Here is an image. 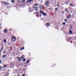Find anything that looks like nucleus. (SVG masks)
<instances>
[{"instance_id":"1","label":"nucleus","mask_w":76,"mask_h":76,"mask_svg":"<svg viewBox=\"0 0 76 76\" xmlns=\"http://www.w3.org/2000/svg\"><path fill=\"white\" fill-rule=\"evenodd\" d=\"M2 3H3L4 5H8L9 4V3H8V2H6L5 1H2Z\"/></svg>"},{"instance_id":"2","label":"nucleus","mask_w":76,"mask_h":76,"mask_svg":"<svg viewBox=\"0 0 76 76\" xmlns=\"http://www.w3.org/2000/svg\"><path fill=\"white\" fill-rule=\"evenodd\" d=\"M46 6H48L49 5V1H46L45 3Z\"/></svg>"},{"instance_id":"3","label":"nucleus","mask_w":76,"mask_h":76,"mask_svg":"<svg viewBox=\"0 0 76 76\" xmlns=\"http://www.w3.org/2000/svg\"><path fill=\"white\" fill-rule=\"evenodd\" d=\"M33 8L34 9L35 11H37L38 10V7H33Z\"/></svg>"},{"instance_id":"4","label":"nucleus","mask_w":76,"mask_h":76,"mask_svg":"<svg viewBox=\"0 0 76 76\" xmlns=\"http://www.w3.org/2000/svg\"><path fill=\"white\" fill-rule=\"evenodd\" d=\"M33 1V0H28L26 1V3H28V2H29L30 3H31L32 1Z\"/></svg>"},{"instance_id":"5","label":"nucleus","mask_w":76,"mask_h":76,"mask_svg":"<svg viewBox=\"0 0 76 76\" xmlns=\"http://www.w3.org/2000/svg\"><path fill=\"white\" fill-rule=\"evenodd\" d=\"M11 39H14L15 40V41H16V38H15V37H14V36H13L11 37Z\"/></svg>"},{"instance_id":"6","label":"nucleus","mask_w":76,"mask_h":76,"mask_svg":"<svg viewBox=\"0 0 76 76\" xmlns=\"http://www.w3.org/2000/svg\"><path fill=\"white\" fill-rule=\"evenodd\" d=\"M4 32H5V33H7V30L6 29H5L4 30Z\"/></svg>"},{"instance_id":"7","label":"nucleus","mask_w":76,"mask_h":76,"mask_svg":"<svg viewBox=\"0 0 76 76\" xmlns=\"http://www.w3.org/2000/svg\"><path fill=\"white\" fill-rule=\"evenodd\" d=\"M17 58L18 59V61H21V58H20L19 57H17Z\"/></svg>"},{"instance_id":"8","label":"nucleus","mask_w":76,"mask_h":76,"mask_svg":"<svg viewBox=\"0 0 76 76\" xmlns=\"http://www.w3.org/2000/svg\"><path fill=\"white\" fill-rule=\"evenodd\" d=\"M42 15H44V16H47V14H46L45 13H44V12H42Z\"/></svg>"},{"instance_id":"9","label":"nucleus","mask_w":76,"mask_h":76,"mask_svg":"<svg viewBox=\"0 0 76 76\" xmlns=\"http://www.w3.org/2000/svg\"><path fill=\"white\" fill-rule=\"evenodd\" d=\"M70 17H71V15H70V14H69V16L67 17V19H69V18H70Z\"/></svg>"},{"instance_id":"10","label":"nucleus","mask_w":76,"mask_h":76,"mask_svg":"<svg viewBox=\"0 0 76 76\" xmlns=\"http://www.w3.org/2000/svg\"><path fill=\"white\" fill-rule=\"evenodd\" d=\"M25 58V56L24 55H23L21 57V58L23 59Z\"/></svg>"},{"instance_id":"11","label":"nucleus","mask_w":76,"mask_h":76,"mask_svg":"<svg viewBox=\"0 0 76 76\" xmlns=\"http://www.w3.org/2000/svg\"><path fill=\"white\" fill-rule=\"evenodd\" d=\"M69 34H72V31H71L70 30H69Z\"/></svg>"},{"instance_id":"12","label":"nucleus","mask_w":76,"mask_h":76,"mask_svg":"<svg viewBox=\"0 0 76 76\" xmlns=\"http://www.w3.org/2000/svg\"><path fill=\"white\" fill-rule=\"evenodd\" d=\"M6 55H4L2 56V57L3 58H5V57H6Z\"/></svg>"},{"instance_id":"13","label":"nucleus","mask_w":76,"mask_h":76,"mask_svg":"<svg viewBox=\"0 0 76 76\" xmlns=\"http://www.w3.org/2000/svg\"><path fill=\"white\" fill-rule=\"evenodd\" d=\"M44 12H42V11L41 10L40 11V14H42V13H43Z\"/></svg>"},{"instance_id":"14","label":"nucleus","mask_w":76,"mask_h":76,"mask_svg":"<svg viewBox=\"0 0 76 76\" xmlns=\"http://www.w3.org/2000/svg\"><path fill=\"white\" fill-rule=\"evenodd\" d=\"M25 48L24 47H23L20 49V50H24Z\"/></svg>"},{"instance_id":"15","label":"nucleus","mask_w":76,"mask_h":76,"mask_svg":"<svg viewBox=\"0 0 76 76\" xmlns=\"http://www.w3.org/2000/svg\"><path fill=\"white\" fill-rule=\"evenodd\" d=\"M70 6H71V7H73V5L72 4H70Z\"/></svg>"},{"instance_id":"16","label":"nucleus","mask_w":76,"mask_h":76,"mask_svg":"<svg viewBox=\"0 0 76 76\" xmlns=\"http://www.w3.org/2000/svg\"><path fill=\"white\" fill-rule=\"evenodd\" d=\"M25 61H26V59L25 58L23 60V62H25Z\"/></svg>"},{"instance_id":"17","label":"nucleus","mask_w":76,"mask_h":76,"mask_svg":"<svg viewBox=\"0 0 76 76\" xmlns=\"http://www.w3.org/2000/svg\"><path fill=\"white\" fill-rule=\"evenodd\" d=\"M29 61H30L29 60H28L26 61V63H29Z\"/></svg>"},{"instance_id":"18","label":"nucleus","mask_w":76,"mask_h":76,"mask_svg":"<svg viewBox=\"0 0 76 76\" xmlns=\"http://www.w3.org/2000/svg\"><path fill=\"white\" fill-rule=\"evenodd\" d=\"M47 26H50V24H49L48 23H47Z\"/></svg>"},{"instance_id":"19","label":"nucleus","mask_w":76,"mask_h":76,"mask_svg":"<svg viewBox=\"0 0 76 76\" xmlns=\"http://www.w3.org/2000/svg\"><path fill=\"white\" fill-rule=\"evenodd\" d=\"M38 4H35V6H38Z\"/></svg>"},{"instance_id":"20","label":"nucleus","mask_w":76,"mask_h":76,"mask_svg":"<svg viewBox=\"0 0 76 76\" xmlns=\"http://www.w3.org/2000/svg\"><path fill=\"white\" fill-rule=\"evenodd\" d=\"M64 21L65 22H67V20L65 19L64 20Z\"/></svg>"},{"instance_id":"21","label":"nucleus","mask_w":76,"mask_h":76,"mask_svg":"<svg viewBox=\"0 0 76 76\" xmlns=\"http://www.w3.org/2000/svg\"><path fill=\"white\" fill-rule=\"evenodd\" d=\"M65 12H68V9H66L65 10Z\"/></svg>"},{"instance_id":"22","label":"nucleus","mask_w":76,"mask_h":76,"mask_svg":"<svg viewBox=\"0 0 76 76\" xmlns=\"http://www.w3.org/2000/svg\"><path fill=\"white\" fill-rule=\"evenodd\" d=\"M55 10L56 11H57L58 10V8H55Z\"/></svg>"},{"instance_id":"23","label":"nucleus","mask_w":76,"mask_h":76,"mask_svg":"<svg viewBox=\"0 0 76 76\" xmlns=\"http://www.w3.org/2000/svg\"><path fill=\"white\" fill-rule=\"evenodd\" d=\"M62 24L63 25H66V23H63Z\"/></svg>"},{"instance_id":"24","label":"nucleus","mask_w":76,"mask_h":76,"mask_svg":"<svg viewBox=\"0 0 76 76\" xmlns=\"http://www.w3.org/2000/svg\"><path fill=\"white\" fill-rule=\"evenodd\" d=\"M11 2H12V3H14V0H12V1H11Z\"/></svg>"},{"instance_id":"25","label":"nucleus","mask_w":76,"mask_h":76,"mask_svg":"<svg viewBox=\"0 0 76 76\" xmlns=\"http://www.w3.org/2000/svg\"><path fill=\"white\" fill-rule=\"evenodd\" d=\"M4 42H6V39H4Z\"/></svg>"},{"instance_id":"26","label":"nucleus","mask_w":76,"mask_h":76,"mask_svg":"<svg viewBox=\"0 0 76 76\" xmlns=\"http://www.w3.org/2000/svg\"><path fill=\"white\" fill-rule=\"evenodd\" d=\"M25 0H23V1H22V2L23 3H24L25 2Z\"/></svg>"},{"instance_id":"27","label":"nucleus","mask_w":76,"mask_h":76,"mask_svg":"<svg viewBox=\"0 0 76 76\" xmlns=\"http://www.w3.org/2000/svg\"><path fill=\"white\" fill-rule=\"evenodd\" d=\"M59 4L58 3V5H57V7H58L59 6Z\"/></svg>"},{"instance_id":"28","label":"nucleus","mask_w":76,"mask_h":76,"mask_svg":"<svg viewBox=\"0 0 76 76\" xmlns=\"http://www.w3.org/2000/svg\"><path fill=\"white\" fill-rule=\"evenodd\" d=\"M1 69H2V67H1V66H0V70H1Z\"/></svg>"},{"instance_id":"29","label":"nucleus","mask_w":76,"mask_h":76,"mask_svg":"<svg viewBox=\"0 0 76 76\" xmlns=\"http://www.w3.org/2000/svg\"><path fill=\"white\" fill-rule=\"evenodd\" d=\"M66 4H68V2H66Z\"/></svg>"},{"instance_id":"30","label":"nucleus","mask_w":76,"mask_h":76,"mask_svg":"<svg viewBox=\"0 0 76 76\" xmlns=\"http://www.w3.org/2000/svg\"><path fill=\"white\" fill-rule=\"evenodd\" d=\"M4 67H6V65H4Z\"/></svg>"},{"instance_id":"31","label":"nucleus","mask_w":76,"mask_h":76,"mask_svg":"<svg viewBox=\"0 0 76 76\" xmlns=\"http://www.w3.org/2000/svg\"><path fill=\"white\" fill-rule=\"evenodd\" d=\"M22 76H25V74H23Z\"/></svg>"},{"instance_id":"32","label":"nucleus","mask_w":76,"mask_h":76,"mask_svg":"<svg viewBox=\"0 0 76 76\" xmlns=\"http://www.w3.org/2000/svg\"><path fill=\"white\" fill-rule=\"evenodd\" d=\"M36 14H38V12H36Z\"/></svg>"},{"instance_id":"33","label":"nucleus","mask_w":76,"mask_h":76,"mask_svg":"<svg viewBox=\"0 0 76 76\" xmlns=\"http://www.w3.org/2000/svg\"><path fill=\"white\" fill-rule=\"evenodd\" d=\"M62 13H64V11H62Z\"/></svg>"},{"instance_id":"34","label":"nucleus","mask_w":76,"mask_h":76,"mask_svg":"<svg viewBox=\"0 0 76 76\" xmlns=\"http://www.w3.org/2000/svg\"><path fill=\"white\" fill-rule=\"evenodd\" d=\"M41 6L42 7H44V6Z\"/></svg>"},{"instance_id":"35","label":"nucleus","mask_w":76,"mask_h":76,"mask_svg":"<svg viewBox=\"0 0 76 76\" xmlns=\"http://www.w3.org/2000/svg\"><path fill=\"white\" fill-rule=\"evenodd\" d=\"M1 63V60H0V63Z\"/></svg>"},{"instance_id":"36","label":"nucleus","mask_w":76,"mask_h":76,"mask_svg":"<svg viewBox=\"0 0 76 76\" xmlns=\"http://www.w3.org/2000/svg\"><path fill=\"white\" fill-rule=\"evenodd\" d=\"M40 17H41V15H40Z\"/></svg>"},{"instance_id":"37","label":"nucleus","mask_w":76,"mask_h":76,"mask_svg":"<svg viewBox=\"0 0 76 76\" xmlns=\"http://www.w3.org/2000/svg\"><path fill=\"white\" fill-rule=\"evenodd\" d=\"M4 53H6V52H4Z\"/></svg>"},{"instance_id":"38","label":"nucleus","mask_w":76,"mask_h":76,"mask_svg":"<svg viewBox=\"0 0 76 76\" xmlns=\"http://www.w3.org/2000/svg\"><path fill=\"white\" fill-rule=\"evenodd\" d=\"M18 76H20V75H18Z\"/></svg>"},{"instance_id":"39","label":"nucleus","mask_w":76,"mask_h":76,"mask_svg":"<svg viewBox=\"0 0 76 76\" xmlns=\"http://www.w3.org/2000/svg\"><path fill=\"white\" fill-rule=\"evenodd\" d=\"M34 6V5H33V6Z\"/></svg>"},{"instance_id":"40","label":"nucleus","mask_w":76,"mask_h":76,"mask_svg":"<svg viewBox=\"0 0 76 76\" xmlns=\"http://www.w3.org/2000/svg\"><path fill=\"white\" fill-rule=\"evenodd\" d=\"M72 43V42H71V43Z\"/></svg>"},{"instance_id":"41","label":"nucleus","mask_w":76,"mask_h":76,"mask_svg":"<svg viewBox=\"0 0 76 76\" xmlns=\"http://www.w3.org/2000/svg\"><path fill=\"white\" fill-rule=\"evenodd\" d=\"M1 21H2V20H1Z\"/></svg>"}]
</instances>
